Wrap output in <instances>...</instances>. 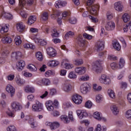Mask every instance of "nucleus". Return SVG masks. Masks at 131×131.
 Instances as JSON below:
<instances>
[{"mask_svg": "<svg viewBox=\"0 0 131 131\" xmlns=\"http://www.w3.org/2000/svg\"><path fill=\"white\" fill-rule=\"evenodd\" d=\"M11 109L12 111L8 108L6 113L9 117H15V115L14 114V111H19L22 109V104L18 101H13L11 104Z\"/></svg>", "mask_w": 131, "mask_h": 131, "instance_id": "1", "label": "nucleus"}, {"mask_svg": "<svg viewBox=\"0 0 131 131\" xmlns=\"http://www.w3.org/2000/svg\"><path fill=\"white\" fill-rule=\"evenodd\" d=\"M102 64H103V61L102 60H97L95 62V64L93 67V70L97 73H101L102 72V70H103Z\"/></svg>", "mask_w": 131, "mask_h": 131, "instance_id": "2", "label": "nucleus"}, {"mask_svg": "<svg viewBox=\"0 0 131 131\" xmlns=\"http://www.w3.org/2000/svg\"><path fill=\"white\" fill-rule=\"evenodd\" d=\"M43 110V106L41 103L37 101L32 105V111L34 112H40Z\"/></svg>", "mask_w": 131, "mask_h": 131, "instance_id": "3", "label": "nucleus"}, {"mask_svg": "<svg viewBox=\"0 0 131 131\" xmlns=\"http://www.w3.org/2000/svg\"><path fill=\"white\" fill-rule=\"evenodd\" d=\"M99 80L101 83L106 84L107 85L111 83V80L105 74L102 75Z\"/></svg>", "mask_w": 131, "mask_h": 131, "instance_id": "4", "label": "nucleus"}, {"mask_svg": "<svg viewBox=\"0 0 131 131\" xmlns=\"http://www.w3.org/2000/svg\"><path fill=\"white\" fill-rule=\"evenodd\" d=\"M105 29L107 31H113L115 29V23L112 21H108L106 22L105 26Z\"/></svg>", "mask_w": 131, "mask_h": 131, "instance_id": "5", "label": "nucleus"}, {"mask_svg": "<svg viewBox=\"0 0 131 131\" xmlns=\"http://www.w3.org/2000/svg\"><path fill=\"white\" fill-rule=\"evenodd\" d=\"M45 124L47 126H50L51 129H56L60 126V123L58 122H53V123L51 122H46Z\"/></svg>", "mask_w": 131, "mask_h": 131, "instance_id": "6", "label": "nucleus"}, {"mask_svg": "<svg viewBox=\"0 0 131 131\" xmlns=\"http://www.w3.org/2000/svg\"><path fill=\"white\" fill-rule=\"evenodd\" d=\"M93 117L99 121H102L104 122H106L107 121V119L105 118L102 117L101 113H99L98 112H95V113H94Z\"/></svg>", "mask_w": 131, "mask_h": 131, "instance_id": "7", "label": "nucleus"}, {"mask_svg": "<svg viewBox=\"0 0 131 131\" xmlns=\"http://www.w3.org/2000/svg\"><path fill=\"white\" fill-rule=\"evenodd\" d=\"M72 100L75 104L79 105L82 102V97L81 96L79 95L78 94H76L73 96Z\"/></svg>", "mask_w": 131, "mask_h": 131, "instance_id": "8", "label": "nucleus"}, {"mask_svg": "<svg viewBox=\"0 0 131 131\" xmlns=\"http://www.w3.org/2000/svg\"><path fill=\"white\" fill-rule=\"evenodd\" d=\"M88 11H90V12L92 15L96 16L97 15V11L99 10V6L98 5H93L92 7H87Z\"/></svg>", "mask_w": 131, "mask_h": 131, "instance_id": "9", "label": "nucleus"}, {"mask_svg": "<svg viewBox=\"0 0 131 131\" xmlns=\"http://www.w3.org/2000/svg\"><path fill=\"white\" fill-rule=\"evenodd\" d=\"M76 113L79 119H82V118L86 117L88 115V113L85 110H77Z\"/></svg>", "mask_w": 131, "mask_h": 131, "instance_id": "10", "label": "nucleus"}, {"mask_svg": "<svg viewBox=\"0 0 131 131\" xmlns=\"http://www.w3.org/2000/svg\"><path fill=\"white\" fill-rule=\"evenodd\" d=\"M80 92L82 94L85 95L89 92V84L88 83H84L80 86Z\"/></svg>", "mask_w": 131, "mask_h": 131, "instance_id": "11", "label": "nucleus"}, {"mask_svg": "<svg viewBox=\"0 0 131 131\" xmlns=\"http://www.w3.org/2000/svg\"><path fill=\"white\" fill-rule=\"evenodd\" d=\"M11 58L13 60H19L22 58V53L19 51L13 52L11 54Z\"/></svg>", "mask_w": 131, "mask_h": 131, "instance_id": "12", "label": "nucleus"}, {"mask_svg": "<svg viewBox=\"0 0 131 131\" xmlns=\"http://www.w3.org/2000/svg\"><path fill=\"white\" fill-rule=\"evenodd\" d=\"M114 8L118 12H122L123 5H122V3L121 2H116L114 4Z\"/></svg>", "mask_w": 131, "mask_h": 131, "instance_id": "13", "label": "nucleus"}, {"mask_svg": "<svg viewBox=\"0 0 131 131\" xmlns=\"http://www.w3.org/2000/svg\"><path fill=\"white\" fill-rule=\"evenodd\" d=\"M46 106L48 111H54V110L55 109V107H54V103H53V102H52L51 100L46 102Z\"/></svg>", "mask_w": 131, "mask_h": 131, "instance_id": "14", "label": "nucleus"}, {"mask_svg": "<svg viewBox=\"0 0 131 131\" xmlns=\"http://www.w3.org/2000/svg\"><path fill=\"white\" fill-rule=\"evenodd\" d=\"M24 67H25V61L24 60H21L16 63V68L18 71H22Z\"/></svg>", "mask_w": 131, "mask_h": 131, "instance_id": "15", "label": "nucleus"}, {"mask_svg": "<svg viewBox=\"0 0 131 131\" xmlns=\"http://www.w3.org/2000/svg\"><path fill=\"white\" fill-rule=\"evenodd\" d=\"M34 41L37 43L38 46H47L48 42L47 40L42 39H38L37 38H34Z\"/></svg>", "mask_w": 131, "mask_h": 131, "instance_id": "16", "label": "nucleus"}, {"mask_svg": "<svg viewBox=\"0 0 131 131\" xmlns=\"http://www.w3.org/2000/svg\"><path fill=\"white\" fill-rule=\"evenodd\" d=\"M6 90L8 93L10 94L11 98H13V97H14V95H15V89L14 87L11 85H8Z\"/></svg>", "mask_w": 131, "mask_h": 131, "instance_id": "17", "label": "nucleus"}, {"mask_svg": "<svg viewBox=\"0 0 131 131\" xmlns=\"http://www.w3.org/2000/svg\"><path fill=\"white\" fill-rule=\"evenodd\" d=\"M96 48L97 52H100L104 50V42L101 41H98L96 45Z\"/></svg>", "mask_w": 131, "mask_h": 131, "instance_id": "18", "label": "nucleus"}, {"mask_svg": "<svg viewBox=\"0 0 131 131\" xmlns=\"http://www.w3.org/2000/svg\"><path fill=\"white\" fill-rule=\"evenodd\" d=\"M66 5H67L66 2L59 0L55 2V6L56 8L59 9V8H62V7H65Z\"/></svg>", "mask_w": 131, "mask_h": 131, "instance_id": "19", "label": "nucleus"}, {"mask_svg": "<svg viewBox=\"0 0 131 131\" xmlns=\"http://www.w3.org/2000/svg\"><path fill=\"white\" fill-rule=\"evenodd\" d=\"M28 5H32L33 4V0H19V4L20 7H23L26 3Z\"/></svg>", "mask_w": 131, "mask_h": 131, "instance_id": "20", "label": "nucleus"}, {"mask_svg": "<svg viewBox=\"0 0 131 131\" xmlns=\"http://www.w3.org/2000/svg\"><path fill=\"white\" fill-rule=\"evenodd\" d=\"M16 28L19 32H23L25 29V25L22 22L18 23L16 24Z\"/></svg>", "mask_w": 131, "mask_h": 131, "instance_id": "21", "label": "nucleus"}, {"mask_svg": "<svg viewBox=\"0 0 131 131\" xmlns=\"http://www.w3.org/2000/svg\"><path fill=\"white\" fill-rule=\"evenodd\" d=\"M15 81L18 85H22L25 83V81L20 77V76L17 75L15 78Z\"/></svg>", "mask_w": 131, "mask_h": 131, "instance_id": "22", "label": "nucleus"}, {"mask_svg": "<svg viewBox=\"0 0 131 131\" xmlns=\"http://www.w3.org/2000/svg\"><path fill=\"white\" fill-rule=\"evenodd\" d=\"M47 54L51 57H55L56 56V50L52 47H50L47 50Z\"/></svg>", "mask_w": 131, "mask_h": 131, "instance_id": "23", "label": "nucleus"}, {"mask_svg": "<svg viewBox=\"0 0 131 131\" xmlns=\"http://www.w3.org/2000/svg\"><path fill=\"white\" fill-rule=\"evenodd\" d=\"M25 92L28 94L30 93L31 94H33L35 92V89L31 86L27 85L24 88Z\"/></svg>", "mask_w": 131, "mask_h": 131, "instance_id": "24", "label": "nucleus"}, {"mask_svg": "<svg viewBox=\"0 0 131 131\" xmlns=\"http://www.w3.org/2000/svg\"><path fill=\"white\" fill-rule=\"evenodd\" d=\"M75 71L77 74L81 75V74H84L85 73V68L78 67L75 69Z\"/></svg>", "mask_w": 131, "mask_h": 131, "instance_id": "25", "label": "nucleus"}, {"mask_svg": "<svg viewBox=\"0 0 131 131\" xmlns=\"http://www.w3.org/2000/svg\"><path fill=\"white\" fill-rule=\"evenodd\" d=\"M111 110L114 115H118L119 114V109L116 105H112Z\"/></svg>", "mask_w": 131, "mask_h": 131, "instance_id": "26", "label": "nucleus"}, {"mask_svg": "<svg viewBox=\"0 0 131 131\" xmlns=\"http://www.w3.org/2000/svg\"><path fill=\"white\" fill-rule=\"evenodd\" d=\"M36 21V16L35 15L30 16L28 20V25H31V24H33L34 22Z\"/></svg>", "mask_w": 131, "mask_h": 131, "instance_id": "27", "label": "nucleus"}, {"mask_svg": "<svg viewBox=\"0 0 131 131\" xmlns=\"http://www.w3.org/2000/svg\"><path fill=\"white\" fill-rule=\"evenodd\" d=\"M2 41L3 42V43H11L12 40V38L5 36L2 38Z\"/></svg>", "mask_w": 131, "mask_h": 131, "instance_id": "28", "label": "nucleus"}, {"mask_svg": "<svg viewBox=\"0 0 131 131\" xmlns=\"http://www.w3.org/2000/svg\"><path fill=\"white\" fill-rule=\"evenodd\" d=\"M42 21H47L49 19V13L47 12H43L40 16Z\"/></svg>", "mask_w": 131, "mask_h": 131, "instance_id": "29", "label": "nucleus"}, {"mask_svg": "<svg viewBox=\"0 0 131 131\" xmlns=\"http://www.w3.org/2000/svg\"><path fill=\"white\" fill-rule=\"evenodd\" d=\"M58 64H60V62L57 60H51L48 63L49 66L50 67H56V66H58Z\"/></svg>", "mask_w": 131, "mask_h": 131, "instance_id": "30", "label": "nucleus"}, {"mask_svg": "<svg viewBox=\"0 0 131 131\" xmlns=\"http://www.w3.org/2000/svg\"><path fill=\"white\" fill-rule=\"evenodd\" d=\"M72 86L70 84H66L63 85V90L66 93H69L71 91Z\"/></svg>", "mask_w": 131, "mask_h": 131, "instance_id": "31", "label": "nucleus"}, {"mask_svg": "<svg viewBox=\"0 0 131 131\" xmlns=\"http://www.w3.org/2000/svg\"><path fill=\"white\" fill-rule=\"evenodd\" d=\"M28 69L30 71H32V72H36L37 71V68L33 64H30L28 66Z\"/></svg>", "mask_w": 131, "mask_h": 131, "instance_id": "32", "label": "nucleus"}, {"mask_svg": "<svg viewBox=\"0 0 131 131\" xmlns=\"http://www.w3.org/2000/svg\"><path fill=\"white\" fill-rule=\"evenodd\" d=\"M123 19V21L126 23L128 21H129V19H130V17L129 16V15L127 13H125L123 14V15L122 17Z\"/></svg>", "mask_w": 131, "mask_h": 131, "instance_id": "33", "label": "nucleus"}, {"mask_svg": "<svg viewBox=\"0 0 131 131\" xmlns=\"http://www.w3.org/2000/svg\"><path fill=\"white\" fill-rule=\"evenodd\" d=\"M36 58L38 61H42L43 60V56L42 53L40 52H38L36 53Z\"/></svg>", "mask_w": 131, "mask_h": 131, "instance_id": "34", "label": "nucleus"}, {"mask_svg": "<svg viewBox=\"0 0 131 131\" xmlns=\"http://www.w3.org/2000/svg\"><path fill=\"white\" fill-rule=\"evenodd\" d=\"M41 83L44 85H50L51 84V81L47 78H43L41 80Z\"/></svg>", "mask_w": 131, "mask_h": 131, "instance_id": "35", "label": "nucleus"}, {"mask_svg": "<svg viewBox=\"0 0 131 131\" xmlns=\"http://www.w3.org/2000/svg\"><path fill=\"white\" fill-rule=\"evenodd\" d=\"M107 94L110 98H112V99H115V93L113 90L109 89L107 91Z\"/></svg>", "mask_w": 131, "mask_h": 131, "instance_id": "36", "label": "nucleus"}, {"mask_svg": "<svg viewBox=\"0 0 131 131\" xmlns=\"http://www.w3.org/2000/svg\"><path fill=\"white\" fill-rule=\"evenodd\" d=\"M113 47L115 50L117 51H120V49H121V47L120 46V44H119V42L117 41H115L113 43Z\"/></svg>", "mask_w": 131, "mask_h": 131, "instance_id": "37", "label": "nucleus"}, {"mask_svg": "<svg viewBox=\"0 0 131 131\" xmlns=\"http://www.w3.org/2000/svg\"><path fill=\"white\" fill-rule=\"evenodd\" d=\"M14 41L16 46H19V45H21L22 42V40H21V37H20L19 36H16L14 39Z\"/></svg>", "mask_w": 131, "mask_h": 131, "instance_id": "38", "label": "nucleus"}, {"mask_svg": "<svg viewBox=\"0 0 131 131\" xmlns=\"http://www.w3.org/2000/svg\"><path fill=\"white\" fill-rule=\"evenodd\" d=\"M24 48L25 49H31L32 50H34L35 49V46L32 45V44L25 43L24 45Z\"/></svg>", "mask_w": 131, "mask_h": 131, "instance_id": "39", "label": "nucleus"}, {"mask_svg": "<svg viewBox=\"0 0 131 131\" xmlns=\"http://www.w3.org/2000/svg\"><path fill=\"white\" fill-rule=\"evenodd\" d=\"M74 35V32L70 31L65 34V37L66 39H68V38L70 37H73Z\"/></svg>", "mask_w": 131, "mask_h": 131, "instance_id": "40", "label": "nucleus"}, {"mask_svg": "<svg viewBox=\"0 0 131 131\" xmlns=\"http://www.w3.org/2000/svg\"><path fill=\"white\" fill-rule=\"evenodd\" d=\"M60 118L61 120L64 121V123H69V122H70V121L68 120V117H67L66 115L61 116Z\"/></svg>", "mask_w": 131, "mask_h": 131, "instance_id": "41", "label": "nucleus"}, {"mask_svg": "<svg viewBox=\"0 0 131 131\" xmlns=\"http://www.w3.org/2000/svg\"><path fill=\"white\" fill-rule=\"evenodd\" d=\"M125 64V60L123 58H121L119 62V68H123Z\"/></svg>", "mask_w": 131, "mask_h": 131, "instance_id": "42", "label": "nucleus"}, {"mask_svg": "<svg viewBox=\"0 0 131 131\" xmlns=\"http://www.w3.org/2000/svg\"><path fill=\"white\" fill-rule=\"evenodd\" d=\"M51 32L52 33L51 35L53 37H58V36H59V33L57 31V29H53Z\"/></svg>", "mask_w": 131, "mask_h": 131, "instance_id": "43", "label": "nucleus"}, {"mask_svg": "<svg viewBox=\"0 0 131 131\" xmlns=\"http://www.w3.org/2000/svg\"><path fill=\"white\" fill-rule=\"evenodd\" d=\"M93 90L95 92H100L102 90V86L97 85V84H93Z\"/></svg>", "mask_w": 131, "mask_h": 131, "instance_id": "44", "label": "nucleus"}, {"mask_svg": "<svg viewBox=\"0 0 131 131\" xmlns=\"http://www.w3.org/2000/svg\"><path fill=\"white\" fill-rule=\"evenodd\" d=\"M7 31H9V28L8 27V26H5L4 27H2V29L0 31V32L1 33H5V32H7Z\"/></svg>", "mask_w": 131, "mask_h": 131, "instance_id": "45", "label": "nucleus"}, {"mask_svg": "<svg viewBox=\"0 0 131 131\" xmlns=\"http://www.w3.org/2000/svg\"><path fill=\"white\" fill-rule=\"evenodd\" d=\"M69 16H70V13L69 12H67L66 11H64L63 13H62V18L63 19H67V20H68Z\"/></svg>", "mask_w": 131, "mask_h": 131, "instance_id": "46", "label": "nucleus"}, {"mask_svg": "<svg viewBox=\"0 0 131 131\" xmlns=\"http://www.w3.org/2000/svg\"><path fill=\"white\" fill-rule=\"evenodd\" d=\"M92 106H93V103L92 102V101L90 100L88 101L85 104V107L86 108H88L89 109H90V108H92Z\"/></svg>", "mask_w": 131, "mask_h": 131, "instance_id": "47", "label": "nucleus"}, {"mask_svg": "<svg viewBox=\"0 0 131 131\" xmlns=\"http://www.w3.org/2000/svg\"><path fill=\"white\" fill-rule=\"evenodd\" d=\"M113 18V13L111 12H107L106 13L107 20H111Z\"/></svg>", "mask_w": 131, "mask_h": 131, "instance_id": "48", "label": "nucleus"}, {"mask_svg": "<svg viewBox=\"0 0 131 131\" xmlns=\"http://www.w3.org/2000/svg\"><path fill=\"white\" fill-rule=\"evenodd\" d=\"M68 77L69 78H71V79H73L74 78H76L77 77V76L75 75V74H74L73 72H71L69 74Z\"/></svg>", "mask_w": 131, "mask_h": 131, "instance_id": "49", "label": "nucleus"}, {"mask_svg": "<svg viewBox=\"0 0 131 131\" xmlns=\"http://www.w3.org/2000/svg\"><path fill=\"white\" fill-rule=\"evenodd\" d=\"M74 63H75V65L79 66V65H81V64H83V61H82V59H75Z\"/></svg>", "mask_w": 131, "mask_h": 131, "instance_id": "50", "label": "nucleus"}, {"mask_svg": "<svg viewBox=\"0 0 131 131\" xmlns=\"http://www.w3.org/2000/svg\"><path fill=\"white\" fill-rule=\"evenodd\" d=\"M90 79V77L89 76H83L81 77L79 79L81 81H88Z\"/></svg>", "mask_w": 131, "mask_h": 131, "instance_id": "51", "label": "nucleus"}, {"mask_svg": "<svg viewBox=\"0 0 131 131\" xmlns=\"http://www.w3.org/2000/svg\"><path fill=\"white\" fill-rule=\"evenodd\" d=\"M3 16L4 18H6V19H9V20L12 18V14L9 13H5L4 14H3Z\"/></svg>", "mask_w": 131, "mask_h": 131, "instance_id": "52", "label": "nucleus"}, {"mask_svg": "<svg viewBox=\"0 0 131 131\" xmlns=\"http://www.w3.org/2000/svg\"><path fill=\"white\" fill-rule=\"evenodd\" d=\"M83 37H84V38H86V39H93V36H92L90 34H86V33H84L83 34Z\"/></svg>", "mask_w": 131, "mask_h": 131, "instance_id": "53", "label": "nucleus"}, {"mask_svg": "<svg viewBox=\"0 0 131 131\" xmlns=\"http://www.w3.org/2000/svg\"><path fill=\"white\" fill-rule=\"evenodd\" d=\"M111 67L113 70H115L118 68V66L116 62H113L111 64Z\"/></svg>", "mask_w": 131, "mask_h": 131, "instance_id": "54", "label": "nucleus"}, {"mask_svg": "<svg viewBox=\"0 0 131 131\" xmlns=\"http://www.w3.org/2000/svg\"><path fill=\"white\" fill-rule=\"evenodd\" d=\"M7 131H17L16 127L14 125H10L7 128Z\"/></svg>", "mask_w": 131, "mask_h": 131, "instance_id": "55", "label": "nucleus"}, {"mask_svg": "<svg viewBox=\"0 0 131 131\" xmlns=\"http://www.w3.org/2000/svg\"><path fill=\"white\" fill-rule=\"evenodd\" d=\"M7 78L8 80L12 81V80H14V79L15 78V75L11 74L7 76Z\"/></svg>", "mask_w": 131, "mask_h": 131, "instance_id": "56", "label": "nucleus"}, {"mask_svg": "<svg viewBox=\"0 0 131 131\" xmlns=\"http://www.w3.org/2000/svg\"><path fill=\"white\" fill-rule=\"evenodd\" d=\"M53 75V71L51 70H49L46 72L45 76L46 77H50V76H52Z\"/></svg>", "mask_w": 131, "mask_h": 131, "instance_id": "57", "label": "nucleus"}, {"mask_svg": "<svg viewBox=\"0 0 131 131\" xmlns=\"http://www.w3.org/2000/svg\"><path fill=\"white\" fill-rule=\"evenodd\" d=\"M69 21L71 24H76L77 20L75 17L71 18L69 19Z\"/></svg>", "mask_w": 131, "mask_h": 131, "instance_id": "58", "label": "nucleus"}, {"mask_svg": "<svg viewBox=\"0 0 131 131\" xmlns=\"http://www.w3.org/2000/svg\"><path fill=\"white\" fill-rule=\"evenodd\" d=\"M23 75L26 77H31L32 76V74L27 72H23Z\"/></svg>", "mask_w": 131, "mask_h": 131, "instance_id": "59", "label": "nucleus"}, {"mask_svg": "<svg viewBox=\"0 0 131 131\" xmlns=\"http://www.w3.org/2000/svg\"><path fill=\"white\" fill-rule=\"evenodd\" d=\"M68 117L71 121H74V118H73V113L72 112H70L68 114Z\"/></svg>", "mask_w": 131, "mask_h": 131, "instance_id": "60", "label": "nucleus"}, {"mask_svg": "<svg viewBox=\"0 0 131 131\" xmlns=\"http://www.w3.org/2000/svg\"><path fill=\"white\" fill-rule=\"evenodd\" d=\"M126 117L128 119H131V110H128L126 113Z\"/></svg>", "mask_w": 131, "mask_h": 131, "instance_id": "61", "label": "nucleus"}, {"mask_svg": "<svg viewBox=\"0 0 131 131\" xmlns=\"http://www.w3.org/2000/svg\"><path fill=\"white\" fill-rule=\"evenodd\" d=\"M51 114L54 117H57V116L60 115V113L57 111H54Z\"/></svg>", "mask_w": 131, "mask_h": 131, "instance_id": "62", "label": "nucleus"}, {"mask_svg": "<svg viewBox=\"0 0 131 131\" xmlns=\"http://www.w3.org/2000/svg\"><path fill=\"white\" fill-rule=\"evenodd\" d=\"M64 65L66 69H72L73 68V65L70 63H65Z\"/></svg>", "mask_w": 131, "mask_h": 131, "instance_id": "63", "label": "nucleus"}, {"mask_svg": "<svg viewBox=\"0 0 131 131\" xmlns=\"http://www.w3.org/2000/svg\"><path fill=\"white\" fill-rule=\"evenodd\" d=\"M96 102H97V103H100V102L102 101V95H98L96 96Z\"/></svg>", "mask_w": 131, "mask_h": 131, "instance_id": "64", "label": "nucleus"}]
</instances>
